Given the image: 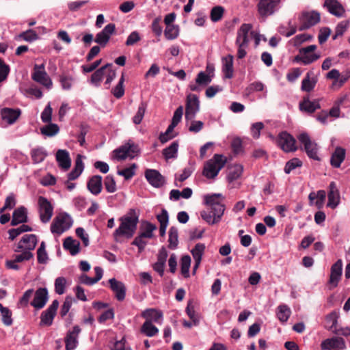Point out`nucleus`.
<instances>
[{"mask_svg": "<svg viewBox=\"0 0 350 350\" xmlns=\"http://www.w3.org/2000/svg\"><path fill=\"white\" fill-rule=\"evenodd\" d=\"M120 224L114 231L113 235L116 241H119L122 237L131 238L137 229L138 216L134 209H131L126 215L119 219Z\"/></svg>", "mask_w": 350, "mask_h": 350, "instance_id": "nucleus-1", "label": "nucleus"}, {"mask_svg": "<svg viewBox=\"0 0 350 350\" xmlns=\"http://www.w3.org/2000/svg\"><path fill=\"white\" fill-rule=\"evenodd\" d=\"M227 162L226 157L216 154L212 159L207 161L204 166L202 174L208 179L215 178Z\"/></svg>", "mask_w": 350, "mask_h": 350, "instance_id": "nucleus-2", "label": "nucleus"}, {"mask_svg": "<svg viewBox=\"0 0 350 350\" xmlns=\"http://www.w3.org/2000/svg\"><path fill=\"white\" fill-rule=\"evenodd\" d=\"M139 153V148L133 141L129 139L113 151V157L118 161L132 159Z\"/></svg>", "mask_w": 350, "mask_h": 350, "instance_id": "nucleus-3", "label": "nucleus"}, {"mask_svg": "<svg viewBox=\"0 0 350 350\" xmlns=\"http://www.w3.org/2000/svg\"><path fill=\"white\" fill-rule=\"evenodd\" d=\"M72 225L71 217L66 213L58 214L51 225V231L53 234L60 235L68 230Z\"/></svg>", "mask_w": 350, "mask_h": 350, "instance_id": "nucleus-4", "label": "nucleus"}, {"mask_svg": "<svg viewBox=\"0 0 350 350\" xmlns=\"http://www.w3.org/2000/svg\"><path fill=\"white\" fill-rule=\"evenodd\" d=\"M317 49L314 44L299 49V54L295 57V62H301L304 65H308L319 59L320 54L313 53Z\"/></svg>", "mask_w": 350, "mask_h": 350, "instance_id": "nucleus-5", "label": "nucleus"}, {"mask_svg": "<svg viewBox=\"0 0 350 350\" xmlns=\"http://www.w3.org/2000/svg\"><path fill=\"white\" fill-rule=\"evenodd\" d=\"M300 144L304 146V148L307 155L314 160L319 161L318 156L319 146L317 144L312 141L308 133H302L297 136Z\"/></svg>", "mask_w": 350, "mask_h": 350, "instance_id": "nucleus-6", "label": "nucleus"}, {"mask_svg": "<svg viewBox=\"0 0 350 350\" xmlns=\"http://www.w3.org/2000/svg\"><path fill=\"white\" fill-rule=\"evenodd\" d=\"M280 2L281 0H258V14L263 18L273 15L279 9Z\"/></svg>", "mask_w": 350, "mask_h": 350, "instance_id": "nucleus-7", "label": "nucleus"}, {"mask_svg": "<svg viewBox=\"0 0 350 350\" xmlns=\"http://www.w3.org/2000/svg\"><path fill=\"white\" fill-rule=\"evenodd\" d=\"M223 197L219 193L208 194L204 196V204L207 206V208H211V210H215L217 212V219L219 215H223L224 213L225 206L221 203Z\"/></svg>", "mask_w": 350, "mask_h": 350, "instance_id": "nucleus-8", "label": "nucleus"}, {"mask_svg": "<svg viewBox=\"0 0 350 350\" xmlns=\"http://www.w3.org/2000/svg\"><path fill=\"white\" fill-rule=\"evenodd\" d=\"M31 77L36 82L39 83L48 89L52 87V81L45 71V65L44 63L40 65L35 64Z\"/></svg>", "mask_w": 350, "mask_h": 350, "instance_id": "nucleus-9", "label": "nucleus"}, {"mask_svg": "<svg viewBox=\"0 0 350 350\" xmlns=\"http://www.w3.org/2000/svg\"><path fill=\"white\" fill-rule=\"evenodd\" d=\"M38 212L42 222H49L53 215L52 204L44 197L40 196L38 200Z\"/></svg>", "mask_w": 350, "mask_h": 350, "instance_id": "nucleus-10", "label": "nucleus"}, {"mask_svg": "<svg viewBox=\"0 0 350 350\" xmlns=\"http://www.w3.org/2000/svg\"><path fill=\"white\" fill-rule=\"evenodd\" d=\"M200 110V100L196 94H190L187 96L185 107L186 120H193Z\"/></svg>", "mask_w": 350, "mask_h": 350, "instance_id": "nucleus-11", "label": "nucleus"}, {"mask_svg": "<svg viewBox=\"0 0 350 350\" xmlns=\"http://www.w3.org/2000/svg\"><path fill=\"white\" fill-rule=\"evenodd\" d=\"M278 144L286 152H294L297 148L295 138L286 132L278 135Z\"/></svg>", "mask_w": 350, "mask_h": 350, "instance_id": "nucleus-12", "label": "nucleus"}, {"mask_svg": "<svg viewBox=\"0 0 350 350\" xmlns=\"http://www.w3.org/2000/svg\"><path fill=\"white\" fill-rule=\"evenodd\" d=\"M38 243L37 237L35 234H25L18 243L16 247L14 249L15 252L21 251H29L34 250Z\"/></svg>", "mask_w": 350, "mask_h": 350, "instance_id": "nucleus-13", "label": "nucleus"}, {"mask_svg": "<svg viewBox=\"0 0 350 350\" xmlns=\"http://www.w3.org/2000/svg\"><path fill=\"white\" fill-rule=\"evenodd\" d=\"M299 21L301 23L300 30L308 29L319 22L320 14L314 11L304 12L300 16Z\"/></svg>", "mask_w": 350, "mask_h": 350, "instance_id": "nucleus-14", "label": "nucleus"}, {"mask_svg": "<svg viewBox=\"0 0 350 350\" xmlns=\"http://www.w3.org/2000/svg\"><path fill=\"white\" fill-rule=\"evenodd\" d=\"M323 7L336 17L342 18L345 15V9L338 0H325Z\"/></svg>", "mask_w": 350, "mask_h": 350, "instance_id": "nucleus-15", "label": "nucleus"}, {"mask_svg": "<svg viewBox=\"0 0 350 350\" xmlns=\"http://www.w3.org/2000/svg\"><path fill=\"white\" fill-rule=\"evenodd\" d=\"M59 306L57 300L53 301L49 307L40 316V325L49 326L52 324Z\"/></svg>", "mask_w": 350, "mask_h": 350, "instance_id": "nucleus-16", "label": "nucleus"}, {"mask_svg": "<svg viewBox=\"0 0 350 350\" xmlns=\"http://www.w3.org/2000/svg\"><path fill=\"white\" fill-rule=\"evenodd\" d=\"M115 30L116 26L113 23L107 25L100 32L96 34L95 42L101 46H105Z\"/></svg>", "mask_w": 350, "mask_h": 350, "instance_id": "nucleus-17", "label": "nucleus"}, {"mask_svg": "<svg viewBox=\"0 0 350 350\" xmlns=\"http://www.w3.org/2000/svg\"><path fill=\"white\" fill-rule=\"evenodd\" d=\"M81 332L79 326L75 325L68 332L65 337L66 350H75L78 345V337Z\"/></svg>", "mask_w": 350, "mask_h": 350, "instance_id": "nucleus-18", "label": "nucleus"}, {"mask_svg": "<svg viewBox=\"0 0 350 350\" xmlns=\"http://www.w3.org/2000/svg\"><path fill=\"white\" fill-rule=\"evenodd\" d=\"M252 28V25L244 23L242 24L240 28L237 31V36L236 39V44H244L248 45L249 44V38L248 33L250 32L252 36H254L255 33L253 31H251Z\"/></svg>", "mask_w": 350, "mask_h": 350, "instance_id": "nucleus-19", "label": "nucleus"}, {"mask_svg": "<svg viewBox=\"0 0 350 350\" xmlns=\"http://www.w3.org/2000/svg\"><path fill=\"white\" fill-rule=\"evenodd\" d=\"M342 271V260H338L331 267V273L329 280V284L332 288H335L341 278Z\"/></svg>", "mask_w": 350, "mask_h": 350, "instance_id": "nucleus-20", "label": "nucleus"}, {"mask_svg": "<svg viewBox=\"0 0 350 350\" xmlns=\"http://www.w3.org/2000/svg\"><path fill=\"white\" fill-rule=\"evenodd\" d=\"M48 291L46 288H39L35 292L31 305L36 309L42 308L48 301Z\"/></svg>", "mask_w": 350, "mask_h": 350, "instance_id": "nucleus-21", "label": "nucleus"}, {"mask_svg": "<svg viewBox=\"0 0 350 350\" xmlns=\"http://www.w3.org/2000/svg\"><path fill=\"white\" fill-rule=\"evenodd\" d=\"M145 177L148 183L154 187H160L165 183L164 177L156 170H146Z\"/></svg>", "mask_w": 350, "mask_h": 350, "instance_id": "nucleus-22", "label": "nucleus"}, {"mask_svg": "<svg viewBox=\"0 0 350 350\" xmlns=\"http://www.w3.org/2000/svg\"><path fill=\"white\" fill-rule=\"evenodd\" d=\"M322 350H330L332 349H345L346 345L345 340L340 337H333L323 340L321 344Z\"/></svg>", "mask_w": 350, "mask_h": 350, "instance_id": "nucleus-23", "label": "nucleus"}, {"mask_svg": "<svg viewBox=\"0 0 350 350\" xmlns=\"http://www.w3.org/2000/svg\"><path fill=\"white\" fill-rule=\"evenodd\" d=\"M110 288L114 293L116 298L118 301H123L126 296V287L125 285L120 281L115 278H111L109 280Z\"/></svg>", "mask_w": 350, "mask_h": 350, "instance_id": "nucleus-24", "label": "nucleus"}, {"mask_svg": "<svg viewBox=\"0 0 350 350\" xmlns=\"http://www.w3.org/2000/svg\"><path fill=\"white\" fill-rule=\"evenodd\" d=\"M141 316L146 319L145 322L161 323L163 312L156 308H148L142 312Z\"/></svg>", "mask_w": 350, "mask_h": 350, "instance_id": "nucleus-25", "label": "nucleus"}, {"mask_svg": "<svg viewBox=\"0 0 350 350\" xmlns=\"http://www.w3.org/2000/svg\"><path fill=\"white\" fill-rule=\"evenodd\" d=\"M340 196L339 191L334 182L329 185L327 206L335 208L340 203Z\"/></svg>", "mask_w": 350, "mask_h": 350, "instance_id": "nucleus-26", "label": "nucleus"}, {"mask_svg": "<svg viewBox=\"0 0 350 350\" xmlns=\"http://www.w3.org/2000/svg\"><path fill=\"white\" fill-rule=\"evenodd\" d=\"M21 110L19 109L3 108L1 111L2 120L7 122L8 124H14L21 115Z\"/></svg>", "mask_w": 350, "mask_h": 350, "instance_id": "nucleus-27", "label": "nucleus"}, {"mask_svg": "<svg viewBox=\"0 0 350 350\" xmlns=\"http://www.w3.org/2000/svg\"><path fill=\"white\" fill-rule=\"evenodd\" d=\"M320 108L319 100L318 99L310 100L308 97H304L299 103L300 110L308 113H312Z\"/></svg>", "mask_w": 350, "mask_h": 350, "instance_id": "nucleus-28", "label": "nucleus"}, {"mask_svg": "<svg viewBox=\"0 0 350 350\" xmlns=\"http://www.w3.org/2000/svg\"><path fill=\"white\" fill-rule=\"evenodd\" d=\"M205 250V245L203 243H197L195 247L191 250V252L195 261V265L193 269V273L195 274L196 270L199 267L202 257Z\"/></svg>", "mask_w": 350, "mask_h": 350, "instance_id": "nucleus-29", "label": "nucleus"}, {"mask_svg": "<svg viewBox=\"0 0 350 350\" xmlns=\"http://www.w3.org/2000/svg\"><path fill=\"white\" fill-rule=\"evenodd\" d=\"M94 271L96 274L94 278H90L85 274H82L79 278V282L89 286L97 283L103 277V270L100 267H94Z\"/></svg>", "mask_w": 350, "mask_h": 350, "instance_id": "nucleus-30", "label": "nucleus"}, {"mask_svg": "<svg viewBox=\"0 0 350 350\" xmlns=\"http://www.w3.org/2000/svg\"><path fill=\"white\" fill-rule=\"evenodd\" d=\"M88 190L95 196L98 195L102 191V176L94 175L88 182Z\"/></svg>", "mask_w": 350, "mask_h": 350, "instance_id": "nucleus-31", "label": "nucleus"}, {"mask_svg": "<svg viewBox=\"0 0 350 350\" xmlns=\"http://www.w3.org/2000/svg\"><path fill=\"white\" fill-rule=\"evenodd\" d=\"M217 212L215 210H211V208L202 210L200 212L201 217L209 225H213L220 221L223 215H219V219L217 218Z\"/></svg>", "mask_w": 350, "mask_h": 350, "instance_id": "nucleus-32", "label": "nucleus"}, {"mask_svg": "<svg viewBox=\"0 0 350 350\" xmlns=\"http://www.w3.org/2000/svg\"><path fill=\"white\" fill-rule=\"evenodd\" d=\"M56 160L60 167L68 170L71 165L69 153L66 150H58L56 153Z\"/></svg>", "mask_w": 350, "mask_h": 350, "instance_id": "nucleus-33", "label": "nucleus"}, {"mask_svg": "<svg viewBox=\"0 0 350 350\" xmlns=\"http://www.w3.org/2000/svg\"><path fill=\"white\" fill-rule=\"evenodd\" d=\"M345 150L341 147H336L332 153L330 163L334 167H339L345 158Z\"/></svg>", "mask_w": 350, "mask_h": 350, "instance_id": "nucleus-34", "label": "nucleus"}, {"mask_svg": "<svg viewBox=\"0 0 350 350\" xmlns=\"http://www.w3.org/2000/svg\"><path fill=\"white\" fill-rule=\"evenodd\" d=\"M63 246L72 256L77 254L80 252V243L70 237L64 239Z\"/></svg>", "mask_w": 350, "mask_h": 350, "instance_id": "nucleus-35", "label": "nucleus"}, {"mask_svg": "<svg viewBox=\"0 0 350 350\" xmlns=\"http://www.w3.org/2000/svg\"><path fill=\"white\" fill-rule=\"evenodd\" d=\"M27 210L25 207L21 206L16 208L12 214V219L11 221L12 226H16L21 223L27 221Z\"/></svg>", "mask_w": 350, "mask_h": 350, "instance_id": "nucleus-36", "label": "nucleus"}, {"mask_svg": "<svg viewBox=\"0 0 350 350\" xmlns=\"http://www.w3.org/2000/svg\"><path fill=\"white\" fill-rule=\"evenodd\" d=\"M108 67H112L111 64H107L106 65L102 66L99 69L96 70L91 76L90 82L96 87H98L102 81L107 68Z\"/></svg>", "mask_w": 350, "mask_h": 350, "instance_id": "nucleus-37", "label": "nucleus"}, {"mask_svg": "<svg viewBox=\"0 0 350 350\" xmlns=\"http://www.w3.org/2000/svg\"><path fill=\"white\" fill-rule=\"evenodd\" d=\"M233 56L228 55L222 58V70L226 78H231L233 75Z\"/></svg>", "mask_w": 350, "mask_h": 350, "instance_id": "nucleus-38", "label": "nucleus"}, {"mask_svg": "<svg viewBox=\"0 0 350 350\" xmlns=\"http://www.w3.org/2000/svg\"><path fill=\"white\" fill-rule=\"evenodd\" d=\"M83 169L84 164L82 161V157L80 154H78L76 159L75 167L68 174V179L72 180L77 178L82 173Z\"/></svg>", "mask_w": 350, "mask_h": 350, "instance_id": "nucleus-39", "label": "nucleus"}, {"mask_svg": "<svg viewBox=\"0 0 350 350\" xmlns=\"http://www.w3.org/2000/svg\"><path fill=\"white\" fill-rule=\"evenodd\" d=\"M243 167L241 165L235 164L229 167L227 179L229 183L239 178L243 173Z\"/></svg>", "mask_w": 350, "mask_h": 350, "instance_id": "nucleus-40", "label": "nucleus"}, {"mask_svg": "<svg viewBox=\"0 0 350 350\" xmlns=\"http://www.w3.org/2000/svg\"><path fill=\"white\" fill-rule=\"evenodd\" d=\"M157 229V226L150 222L145 223L140 229L139 235L144 239H150L154 237L153 232Z\"/></svg>", "mask_w": 350, "mask_h": 350, "instance_id": "nucleus-41", "label": "nucleus"}, {"mask_svg": "<svg viewBox=\"0 0 350 350\" xmlns=\"http://www.w3.org/2000/svg\"><path fill=\"white\" fill-rule=\"evenodd\" d=\"M140 331L148 337H153L159 333V329L150 322H144L141 327Z\"/></svg>", "mask_w": 350, "mask_h": 350, "instance_id": "nucleus-42", "label": "nucleus"}, {"mask_svg": "<svg viewBox=\"0 0 350 350\" xmlns=\"http://www.w3.org/2000/svg\"><path fill=\"white\" fill-rule=\"evenodd\" d=\"M168 242L169 248L174 250L177 247L178 244V228L175 226H172L170 228Z\"/></svg>", "mask_w": 350, "mask_h": 350, "instance_id": "nucleus-43", "label": "nucleus"}, {"mask_svg": "<svg viewBox=\"0 0 350 350\" xmlns=\"http://www.w3.org/2000/svg\"><path fill=\"white\" fill-rule=\"evenodd\" d=\"M47 153L43 148H33L31 151V157L33 163H39L44 160Z\"/></svg>", "mask_w": 350, "mask_h": 350, "instance_id": "nucleus-44", "label": "nucleus"}, {"mask_svg": "<svg viewBox=\"0 0 350 350\" xmlns=\"http://www.w3.org/2000/svg\"><path fill=\"white\" fill-rule=\"evenodd\" d=\"M0 313L3 323L6 326H10L13 323L12 311L0 304Z\"/></svg>", "mask_w": 350, "mask_h": 350, "instance_id": "nucleus-45", "label": "nucleus"}, {"mask_svg": "<svg viewBox=\"0 0 350 350\" xmlns=\"http://www.w3.org/2000/svg\"><path fill=\"white\" fill-rule=\"evenodd\" d=\"M59 128L56 124L49 122V124L42 127L40 132L42 135L53 137L58 133Z\"/></svg>", "mask_w": 350, "mask_h": 350, "instance_id": "nucleus-46", "label": "nucleus"}, {"mask_svg": "<svg viewBox=\"0 0 350 350\" xmlns=\"http://www.w3.org/2000/svg\"><path fill=\"white\" fill-rule=\"evenodd\" d=\"M291 313V309L286 305H280L278 307L277 317L282 323L287 321Z\"/></svg>", "mask_w": 350, "mask_h": 350, "instance_id": "nucleus-47", "label": "nucleus"}, {"mask_svg": "<svg viewBox=\"0 0 350 350\" xmlns=\"http://www.w3.org/2000/svg\"><path fill=\"white\" fill-rule=\"evenodd\" d=\"M178 148V144L177 142H174L171 145L163 150V154L166 159H173L176 157Z\"/></svg>", "mask_w": 350, "mask_h": 350, "instance_id": "nucleus-48", "label": "nucleus"}, {"mask_svg": "<svg viewBox=\"0 0 350 350\" xmlns=\"http://www.w3.org/2000/svg\"><path fill=\"white\" fill-rule=\"evenodd\" d=\"M191 257L189 255H185L182 257L180 261L181 273L185 278L189 277V268L191 266Z\"/></svg>", "mask_w": 350, "mask_h": 350, "instance_id": "nucleus-49", "label": "nucleus"}, {"mask_svg": "<svg viewBox=\"0 0 350 350\" xmlns=\"http://www.w3.org/2000/svg\"><path fill=\"white\" fill-rule=\"evenodd\" d=\"M183 114V107L179 106L174 113L172 122L169 125V131L174 130V128L180 122Z\"/></svg>", "mask_w": 350, "mask_h": 350, "instance_id": "nucleus-50", "label": "nucleus"}, {"mask_svg": "<svg viewBox=\"0 0 350 350\" xmlns=\"http://www.w3.org/2000/svg\"><path fill=\"white\" fill-rule=\"evenodd\" d=\"M29 231H31V228L27 225L23 224L17 228H12V229L9 230V231H8L9 238L11 240H14L21 233L25 232H29Z\"/></svg>", "mask_w": 350, "mask_h": 350, "instance_id": "nucleus-51", "label": "nucleus"}, {"mask_svg": "<svg viewBox=\"0 0 350 350\" xmlns=\"http://www.w3.org/2000/svg\"><path fill=\"white\" fill-rule=\"evenodd\" d=\"M179 34V28L176 25H167L164 35L167 40H174Z\"/></svg>", "mask_w": 350, "mask_h": 350, "instance_id": "nucleus-52", "label": "nucleus"}, {"mask_svg": "<svg viewBox=\"0 0 350 350\" xmlns=\"http://www.w3.org/2000/svg\"><path fill=\"white\" fill-rule=\"evenodd\" d=\"M315 84L316 80L314 79H311L310 74L308 73L306 77L302 81L301 89L302 91L309 92L314 89Z\"/></svg>", "mask_w": 350, "mask_h": 350, "instance_id": "nucleus-53", "label": "nucleus"}, {"mask_svg": "<svg viewBox=\"0 0 350 350\" xmlns=\"http://www.w3.org/2000/svg\"><path fill=\"white\" fill-rule=\"evenodd\" d=\"M146 108H147V105L145 103L142 102L140 103L136 114L133 118V122L134 124H139L142 122V121L144 118Z\"/></svg>", "mask_w": 350, "mask_h": 350, "instance_id": "nucleus-54", "label": "nucleus"}, {"mask_svg": "<svg viewBox=\"0 0 350 350\" xmlns=\"http://www.w3.org/2000/svg\"><path fill=\"white\" fill-rule=\"evenodd\" d=\"M224 8L222 6L217 5L212 8L211 11L210 17L213 22H217L220 21L224 15Z\"/></svg>", "mask_w": 350, "mask_h": 350, "instance_id": "nucleus-55", "label": "nucleus"}, {"mask_svg": "<svg viewBox=\"0 0 350 350\" xmlns=\"http://www.w3.org/2000/svg\"><path fill=\"white\" fill-rule=\"evenodd\" d=\"M66 279L64 277H58L55 280V291L58 295H62L65 293L66 286Z\"/></svg>", "mask_w": 350, "mask_h": 350, "instance_id": "nucleus-56", "label": "nucleus"}, {"mask_svg": "<svg viewBox=\"0 0 350 350\" xmlns=\"http://www.w3.org/2000/svg\"><path fill=\"white\" fill-rule=\"evenodd\" d=\"M350 79V71L345 70L342 73H340V77L336 81H333L332 86L333 88H340L342 87L349 79Z\"/></svg>", "mask_w": 350, "mask_h": 350, "instance_id": "nucleus-57", "label": "nucleus"}, {"mask_svg": "<svg viewBox=\"0 0 350 350\" xmlns=\"http://www.w3.org/2000/svg\"><path fill=\"white\" fill-rule=\"evenodd\" d=\"M212 78L213 75H207L206 72L202 71L198 74L196 80L197 83L202 86H206L211 82Z\"/></svg>", "mask_w": 350, "mask_h": 350, "instance_id": "nucleus-58", "label": "nucleus"}, {"mask_svg": "<svg viewBox=\"0 0 350 350\" xmlns=\"http://www.w3.org/2000/svg\"><path fill=\"white\" fill-rule=\"evenodd\" d=\"M124 81V74H122L119 80L118 83L112 90V94L117 98H121L124 94V85H123Z\"/></svg>", "mask_w": 350, "mask_h": 350, "instance_id": "nucleus-59", "label": "nucleus"}, {"mask_svg": "<svg viewBox=\"0 0 350 350\" xmlns=\"http://www.w3.org/2000/svg\"><path fill=\"white\" fill-rule=\"evenodd\" d=\"M105 188L109 193H114L117 190L116 183L112 176H107L104 180Z\"/></svg>", "mask_w": 350, "mask_h": 350, "instance_id": "nucleus-60", "label": "nucleus"}, {"mask_svg": "<svg viewBox=\"0 0 350 350\" xmlns=\"http://www.w3.org/2000/svg\"><path fill=\"white\" fill-rule=\"evenodd\" d=\"M136 164H132L129 167L118 171V174L124 177L126 180L131 178L135 174Z\"/></svg>", "mask_w": 350, "mask_h": 350, "instance_id": "nucleus-61", "label": "nucleus"}, {"mask_svg": "<svg viewBox=\"0 0 350 350\" xmlns=\"http://www.w3.org/2000/svg\"><path fill=\"white\" fill-rule=\"evenodd\" d=\"M349 27V23L347 21H341L339 23L336 29H335V33L333 36V39L336 40L338 37L342 36L343 33L345 32V31Z\"/></svg>", "mask_w": 350, "mask_h": 350, "instance_id": "nucleus-62", "label": "nucleus"}, {"mask_svg": "<svg viewBox=\"0 0 350 350\" xmlns=\"http://www.w3.org/2000/svg\"><path fill=\"white\" fill-rule=\"evenodd\" d=\"M301 165L302 162L299 159L293 158L286 163L284 172L286 174H289L292 170L297 167H301Z\"/></svg>", "mask_w": 350, "mask_h": 350, "instance_id": "nucleus-63", "label": "nucleus"}, {"mask_svg": "<svg viewBox=\"0 0 350 350\" xmlns=\"http://www.w3.org/2000/svg\"><path fill=\"white\" fill-rule=\"evenodd\" d=\"M53 109L51 104L48 103L41 113V120L44 123H49L51 121Z\"/></svg>", "mask_w": 350, "mask_h": 350, "instance_id": "nucleus-64", "label": "nucleus"}]
</instances>
